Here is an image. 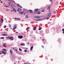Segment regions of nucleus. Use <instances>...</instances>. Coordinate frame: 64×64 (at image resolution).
<instances>
[{
    "mask_svg": "<svg viewBox=\"0 0 64 64\" xmlns=\"http://www.w3.org/2000/svg\"><path fill=\"white\" fill-rule=\"evenodd\" d=\"M23 36H18V38L19 39H22Z\"/></svg>",
    "mask_w": 64,
    "mask_h": 64,
    "instance_id": "7ed1b4c3",
    "label": "nucleus"
},
{
    "mask_svg": "<svg viewBox=\"0 0 64 64\" xmlns=\"http://www.w3.org/2000/svg\"><path fill=\"white\" fill-rule=\"evenodd\" d=\"M36 26L34 28H33V30H36Z\"/></svg>",
    "mask_w": 64,
    "mask_h": 64,
    "instance_id": "9d476101",
    "label": "nucleus"
},
{
    "mask_svg": "<svg viewBox=\"0 0 64 64\" xmlns=\"http://www.w3.org/2000/svg\"><path fill=\"white\" fill-rule=\"evenodd\" d=\"M50 1L51 2H52V0H50Z\"/></svg>",
    "mask_w": 64,
    "mask_h": 64,
    "instance_id": "a19ab883",
    "label": "nucleus"
},
{
    "mask_svg": "<svg viewBox=\"0 0 64 64\" xmlns=\"http://www.w3.org/2000/svg\"><path fill=\"white\" fill-rule=\"evenodd\" d=\"M4 6V7H5V6Z\"/></svg>",
    "mask_w": 64,
    "mask_h": 64,
    "instance_id": "e2e57ef3",
    "label": "nucleus"
},
{
    "mask_svg": "<svg viewBox=\"0 0 64 64\" xmlns=\"http://www.w3.org/2000/svg\"><path fill=\"white\" fill-rule=\"evenodd\" d=\"M8 1H11V0H8Z\"/></svg>",
    "mask_w": 64,
    "mask_h": 64,
    "instance_id": "de8ad7c7",
    "label": "nucleus"
},
{
    "mask_svg": "<svg viewBox=\"0 0 64 64\" xmlns=\"http://www.w3.org/2000/svg\"><path fill=\"white\" fill-rule=\"evenodd\" d=\"M15 19H16V20H20V18H15Z\"/></svg>",
    "mask_w": 64,
    "mask_h": 64,
    "instance_id": "1a4fd4ad",
    "label": "nucleus"
},
{
    "mask_svg": "<svg viewBox=\"0 0 64 64\" xmlns=\"http://www.w3.org/2000/svg\"><path fill=\"white\" fill-rule=\"evenodd\" d=\"M34 14H36V12H34Z\"/></svg>",
    "mask_w": 64,
    "mask_h": 64,
    "instance_id": "603ef678",
    "label": "nucleus"
},
{
    "mask_svg": "<svg viewBox=\"0 0 64 64\" xmlns=\"http://www.w3.org/2000/svg\"><path fill=\"white\" fill-rule=\"evenodd\" d=\"M24 11H23L22 12H19V14H23V13H24Z\"/></svg>",
    "mask_w": 64,
    "mask_h": 64,
    "instance_id": "20e7f679",
    "label": "nucleus"
},
{
    "mask_svg": "<svg viewBox=\"0 0 64 64\" xmlns=\"http://www.w3.org/2000/svg\"><path fill=\"white\" fill-rule=\"evenodd\" d=\"M37 14H40V12L38 11Z\"/></svg>",
    "mask_w": 64,
    "mask_h": 64,
    "instance_id": "f3484780",
    "label": "nucleus"
},
{
    "mask_svg": "<svg viewBox=\"0 0 64 64\" xmlns=\"http://www.w3.org/2000/svg\"><path fill=\"white\" fill-rule=\"evenodd\" d=\"M15 51H16V52H17V51H18V50H15Z\"/></svg>",
    "mask_w": 64,
    "mask_h": 64,
    "instance_id": "ea45409f",
    "label": "nucleus"
},
{
    "mask_svg": "<svg viewBox=\"0 0 64 64\" xmlns=\"http://www.w3.org/2000/svg\"><path fill=\"white\" fill-rule=\"evenodd\" d=\"M4 28H6V26H4Z\"/></svg>",
    "mask_w": 64,
    "mask_h": 64,
    "instance_id": "72a5a7b5",
    "label": "nucleus"
},
{
    "mask_svg": "<svg viewBox=\"0 0 64 64\" xmlns=\"http://www.w3.org/2000/svg\"><path fill=\"white\" fill-rule=\"evenodd\" d=\"M10 11H12V10H11Z\"/></svg>",
    "mask_w": 64,
    "mask_h": 64,
    "instance_id": "bf43d9fd",
    "label": "nucleus"
},
{
    "mask_svg": "<svg viewBox=\"0 0 64 64\" xmlns=\"http://www.w3.org/2000/svg\"><path fill=\"white\" fill-rule=\"evenodd\" d=\"M17 25L16 24H14V28H17Z\"/></svg>",
    "mask_w": 64,
    "mask_h": 64,
    "instance_id": "9b49d317",
    "label": "nucleus"
},
{
    "mask_svg": "<svg viewBox=\"0 0 64 64\" xmlns=\"http://www.w3.org/2000/svg\"><path fill=\"white\" fill-rule=\"evenodd\" d=\"M21 46H25V44L24 43H22L20 44Z\"/></svg>",
    "mask_w": 64,
    "mask_h": 64,
    "instance_id": "f8f14e48",
    "label": "nucleus"
},
{
    "mask_svg": "<svg viewBox=\"0 0 64 64\" xmlns=\"http://www.w3.org/2000/svg\"><path fill=\"white\" fill-rule=\"evenodd\" d=\"M24 15H25V14H26V13H25V12H24Z\"/></svg>",
    "mask_w": 64,
    "mask_h": 64,
    "instance_id": "c9c22d12",
    "label": "nucleus"
},
{
    "mask_svg": "<svg viewBox=\"0 0 64 64\" xmlns=\"http://www.w3.org/2000/svg\"><path fill=\"white\" fill-rule=\"evenodd\" d=\"M10 27H11V25H10Z\"/></svg>",
    "mask_w": 64,
    "mask_h": 64,
    "instance_id": "864d4df0",
    "label": "nucleus"
},
{
    "mask_svg": "<svg viewBox=\"0 0 64 64\" xmlns=\"http://www.w3.org/2000/svg\"><path fill=\"white\" fill-rule=\"evenodd\" d=\"M6 11H8V9H6Z\"/></svg>",
    "mask_w": 64,
    "mask_h": 64,
    "instance_id": "49530a36",
    "label": "nucleus"
},
{
    "mask_svg": "<svg viewBox=\"0 0 64 64\" xmlns=\"http://www.w3.org/2000/svg\"><path fill=\"white\" fill-rule=\"evenodd\" d=\"M26 18H28V16L27 15H26Z\"/></svg>",
    "mask_w": 64,
    "mask_h": 64,
    "instance_id": "b1692460",
    "label": "nucleus"
},
{
    "mask_svg": "<svg viewBox=\"0 0 64 64\" xmlns=\"http://www.w3.org/2000/svg\"><path fill=\"white\" fill-rule=\"evenodd\" d=\"M55 0H54V1H55Z\"/></svg>",
    "mask_w": 64,
    "mask_h": 64,
    "instance_id": "680f3d73",
    "label": "nucleus"
},
{
    "mask_svg": "<svg viewBox=\"0 0 64 64\" xmlns=\"http://www.w3.org/2000/svg\"><path fill=\"white\" fill-rule=\"evenodd\" d=\"M19 50H20V51H22V49H21L20 48H19Z\"/></svg>",
    "mask_w": 64,
    "mask_h": 64,
    "instance_id": "cd10ccee",
    "label": "nucleus"
},
{
    "mask_svg": "<svg viewBox=\"0 0 64 64\" xmlns=\"http://www.w3.org/2000/svg\"><path fill=\"white\" fill-rule=\"evenodd\" d=\"M17 6H18V7H19V6H20V5L19 4H18L17 5Z\"/></svg>",
    "mask_w": 64,
    "mask_h": 64,
    "instance_id": "7c9ffc66",
    "label": "nucleus"
},
{
    "mask_svg": "<svg viewBox=\"0 0 64 64\" xmlns=\"http://www.w3.org/2000/svg\"><path fill=\"white\" fill-rule=\"evenodd\" d=\"M51 15V13L50 12L48 14V17H50Z\"/></svg>",
    "mask_w": 64,
    "mask_h": 64,
    "instance_id": "423d86ee",
    "label": "nucleus"
},
{
    "mask_svg": "<svg viewBox=\"0 0 64 64\" xmlns=\"http://www.w3.org/2000/svg\"><path fill=\"white\" fill-rule=\"evenodd\" d=\"M41 29H42V28H39L38 30H41Z\"/></svg>",
    "mask_w": 64,
    "mask_h": 64,
    "instance_id": "a878e982",
    "label": "nucleus"
},
{
    "mask_svg": "<svg viewBox=\"0 0 64 64\" xmlns=\"http://www.w3.org/2000/svg\"><path fill=\"white\" fill-rule=\"evenodd\" d=\"M28 29L27 28L26 29V30H28Z\"/></svg>",
    "mask_w": 64,
    "mask_h": 64,
    "instance_id": "09e8293b",
    "label": "nucleus"
},
{
    "mask_svg": "<svg viewBox=\"0 0 64 64\" xmlns=\"http://www.w3.org/2000/svg\"><path fill=\"white\" fill-rule=\"evenodd\" d=\"M38 10H39L38 9H36L34 10L35 11H36V12H37Z\"/></svg>",
    "mask_w": 64,
    "mask_h": 64,
    "instance_id": "2eb2a0df",
    "label": "nucleus"
},
{
    "mask_svg": "<svg viewBox=\"0 0 64 64\" xmlns=\"http://www.w3.org/2000/svg\"><path fill=\"white\" fill-rule=\"evenodd\" d=\"M40 20H41V18L35 20L36 21H40Z\"/></svg>",
    "mask_w": 64,
    "mask_h": 64,
    "instance_id": "0eeeda50",
    "label": "nucleus"
},
{
    "mask_svg": "<svg viewBox=\"0 0 64 64\" xmlns=\"http://www.w3.org/2000/svg\"><path fill=\"white\" fill-rule=\"evenodd\" d=\"M28 29H29V27H28L27 28Z\"/></svg>",
    "mask_w": 64,
    "mask_h": 64,
    "instance_id": "a18cd8bd",
    "label": "nucleus"
},
{
    "mask_svg": "<svg viewBox=\"0 0 64 64\" xmlns=\"http://www.w3.org/2000/svg\"><path fill=\"white\" fill-rule=\"evenodd\" d=\"M20 8H22V6H20Z\"/></svg>",
    "mask_w": 64,
    "mask_h": 64,
    "instance_id": "c03bdc74",
    "label": "nucleus"
},
{
    "mask_svg": "<svg viewBox=\"0 0 64 64\" xmlns=\"http://www.w3.org/2000/svg\"><path fill=\"white\" fill-rule=\"evenodd\" d=\"M21 9L20 8H18V10H17V12H19L20 11H21Z\"/></svg>",
    "mask_w": 64,
    "mask_h": 64,
    "instance_id": "39448f33",
    "label": "nucleus"
},
{
    "mask_svg": "<svg viewBox=\"0 0 64 64\" xmlns=\"http://www.w3.org/2000/svg\"><path fill=\"white\" fill-rule=\"evenodd\" d=\"M6 38H8L9 39V37L8 36V37H6Z\"/></svg>",
    "mask_w": 64,
    "mask_h": 64,
    "instance_id": "e433bc0d",
    "label": "nucleus"
},
{
    "mask_svg": "<svg viewBox=\"0 0 64 64\" xmlns=\"http://www.w3.org/2000/svg\"><path fill=\"white\" fill-rule=\"evenodd\" d=\"M33 46H32L30 48V51H31V50H32V49H33Z\"/></svg>",
    "mask_w": 64,
    "mask_h": 64,
    "instance_id": "dca6fc26",
    "label": "nucleus"
},
{
    "mask_svg": "<svg viewBox=\"0 0 64 64\" xmlns=\"http://www.w3.org/2000/svg\"><path fill=\"white\" fill-rule=\"evenodd\" d=\"M2 35L3 36H7L8 35V34H2Z\"/></svg>",
    "mask_w": 64,
    "mask_h": 64,
    "instance_id": "6e6552de",
    "label": "nucleus"
},
{
    "mask_svg": "<svg viewBox=\"0 0 64 64\" xmlns=\"http://www.w3.org/2000/svg\"><path fill=\"white\" fill-rule=\"evenodd\" d=\"M42 48H44V46H42Z\"/></svg>",
    "mask_w": 64,
    "mask_h": 64,
    "instance_id": "37998d69",
    "label": "nucleus"
},
{
    "mask_svg": "<svg viewBox=\"0 0 64 64\" xmlns=\"http://www.w3.org/2000/svg\"><path fill=\"white\" fill-rule=\"evenodd\" d=\"M30 13H32L33 12V11L30 10Z\"/></svg>",
    "mask_w": 64,
    "mask_h": 64,
    "instance_id": "412c9836",
    "label": "nucleus"
},
{
    "mask_svg": "<svg viewBox=\"0 0 64 64\" xmlns=\"http://www.w3.org/2000/svg\"><path fill=\"white\" fill-rule=\"evenodd\" d=\"M10 53H13V51H12V50H10Z\"/></svg>",
    "mask_w": 64,
    "mask_h": 64,
    "instance_id": "6ab92c4d",
    "label": "nucleus"
},
{
    "mask_svg": "<svg viewBox=\"0 0 64 64\" xmlns=\"http://www.w3.org/2000/svg\"><path fill=\"white\" fill-rule=\"evenodd\" d=\"M9 39H10V40H11V41L13 40H14V38H13V36L9 37Z\"/></svg>",
    "mask_w": 64,
    "mask_h": 64,
    "instance_id": "f257e3e1",
    "label": "nucleus"
},
{
    "mask_svg": "<svg viewBox=\"0 0 64 64\" xmlns=\"http://www.w3.org/2000/svg\"><path fill=\"white\" fill-rule=\"evenodd\" d=\"M48 9H49V10H50V6H49L48 7Z\"/></svg>",
    "mask_w": 64,
    "mask_h": 64,
    "instance_id": "4be33fe9",
    "label": "nucleus"
},
{
    "mask_svg": "<svg viewBox=\"0 0 64 64\" xmlns=\"http://www.w3.org/2000/svg\"><path fill=\"white\" fill-rule=\"evenodd\" d=\"M11 5V6H12V5Z\"/></svg>",
    "mask_w": 64,
    "mask_h": 64,
    "instance_id": "052dcab7",
    "label": "nucleus"
},
{
    "mask_svg": "<svg viewBox=\"0 0 64 64\" xmlns=\"http://www.w3.org/2000/svg\"><path fill=\"white\" fill-rule=\"evenodd\" d=\"M2 50H3V51H5L6 52V50L4 48L3 49H2Z\"/></svg>",
    "mask_w": 64,
    "mask_h": 64,
    "instance_id": "aec40b11",
    "label": "nucleus"
},
{
    "mask_svg": "<svg viewBox=\"0 0 64 64\" xmlns=\"http://www.w3.org/2000/svg\"><path fill=\"white\" fill-rule=\"evenodd\" d=\"M24 51L25 52H27V50H24Z\"/></svg>",
    "mask_w": 64,
    "mask_h": 64,
    "instance_id": "473e14b6",
    "label": "nucleus"
},
{
    "mask_svg": "<svg viewBox=\"0 0 64 64\" xmlns=\"http://www.w3.org/2000/svg\"><path fill=\"white\" fill-rule=\"evenodd\" d=\"M2 45L4 47H5L6 48V45H5V44H2Z\"/></svg>",
    "mask_w": 64,
    "mask_h": 64,
    "instance_id": "a211bd4d",
    "label": "nucleus"
},
{
    "mask_svg": "<svg viewBox=\"0 0 64 64\" xmlns=\"http://www.w3.org/2000/svg\"><path fill=\"white\" fill-rule=\"evenodd\" d=\"M13 10L14 11V12H16V10L15 8H13Z\"/></svg>",
    "mask_w": 64,
    "mask_h": 64,
    "instance_id": "4468645a",
    "label": "nucleus"
},
{
    "mask_svg": "<svg viewBox=\"0 0 64 64\" xmlns=\"http://www.w3.org/2000/svg\"><path fill=\"white\" fill-rule=\"evenodd\" d=\"M8 31V30H7V31Z\"/></svg>",
    "mask_w": 64,
    "mask_h": 64,
    "instance_id": "6e6d98bb",
    "label": "nucleus"
},
{
    "mask_svg": "<svg viewBox=\"0 0 64 64\" xmlns=\"http://www.w3.org/2000/svg\"><path fill=\"white\" fill-rule=\"evenodd\" d=\"M49 18L48 17H47L46 18V19L47 20Z\"/></svg>",
    "mask_w": 64,
    "mask_h": 64,
    "instance_id": "c85d7f7f",
    "label": "nucleus"
},
{
    "mask_svg": "<svg viewBox=\"0 0 64 64\" xmlns=\"http://www.w3.org/2000/svg\"><path fill=\"white\" fill-rule=\"evenodd\" d=\"M1 20L2 22H3V18H2L1 19Z\"/></svg>",
    "mask_w": 64,
    "mask_h": 64,
    "instance_id": "5701e85b",
    "label": "nucleus"
},
{
    "mask_svg": "<svg viewBox=\"0 0 64 64\" xmlns=\"http://www.w3.org/2000/svg\"><path fill=\"white\" fill-rule=\"evenodd\" d=\"M6 7H8V6H6Z\"/></svg>",
    "mask_w": 64,
    "mask_h": 64,
    "instance_id": "8fccbe9b",
    "label": "nucleus"
},
{
    "mask_svg": "<svg viewBox=\"0 0 64 64\" xmlns=\"http://www.w3.org/2000/svg\"><path fill=\"white\" fill-rule=\"evenodd\" d=\"M2 52L3 54H6V52H4L3 51H2Z\"/></svg>",
    "mask_w": 64,
    "mask_h": 64,
    "instance_id": "ddd939ff",
    "label": "nucleus"
},
{
    "mask_svg": "<svg viewBox=\"0 0 64 64\" xmlns=\"http://www.w3.org/2000/svg\"><path fill=\"white\" fill-rule=\"evenodd\" d=\"M0 1H1V0H0Z\"/></svg>",
    "mask_w": 64,
    "mask_h": 64,
    "instance_id": "4d7b16f0",
    "label": "nucleus"
},
{
    "mask_svg": "<svg viewBox=\"0 0 64 64\" xmlns=\"http://www.w3.org/2000/svg\"><path fill=\"white\" fill-rule=\"evenodd\" d=\"M1 26V24H0V26Z\"/></svg>",
    "mask_w": 64,
    "mask_h": 64,
    "instance_id": "13d9d810",
    "label": "nucleus"
},
{
    "mask_svg": "<svg viewBox=\"0 0 64 64\" xmlns=\"http://www.w3.org/2000/svg\"><path fill=\"white\" fill-rule=\"evenodd\" d=\"M2 54V53L1 52V51H0V54Z\"/></svg>",
    "mask_w": 64,
    "mask_h": 64,
    "instance_id": "f704fd0d",
    "label": "nucleus"
},
{
    "mask_svg": "<svg viewBox=\"0 0 64 64\" xmlns=\"http://www.w3.org/2000/svg\"><path fill=\"white\" fill-rule=\"evenodd\" d=\"M62 31H64V28H63L62 29Z\"/></svg>",
    "mask_w": 64,
    "mask_h": 64,
    "instance_id": "58836bf2",
    "label": "nucleus"
},
{
    "mask_svg": "<svg viewBox=\"0 0 64 64\" xmlns=\"http://www.w3.org/2000/svg\"><path fill=\"white\" fill-rule=\"evenodd\" d=\"M16 28H14L12 30H14L15 29H16Z\"/></svg>",
    "mask_w": 64,
    "mask_h": 64,
    "instance_id": "bb28decb",
    "label": "nucleus"
},
{
    "mask_svg": "<svg viewBox=\"0 0 64 64\" xmlns=\"http://www.w3.org/2000/svg\"><path fill=\"white\" fill-rule=\"evenodd\" d=\"M0 39H4V37H2L0 38Z\"/></svg>",
    "mask_w": 64,
    "mask_h": 64,
    "instance_id": "393cba45",
    "label": "nucleus"
},
{
    "mask_svg": "<svg viewBox=\"0 0 64 64\" xmlns=\"http://www.w3.org/2000/svg\"><path fill=\"white\" fill-rule=\"evenodd\" d=\"M40 38H41V37H40Z\"/></svg>",
    "mask_w": 64,
    "mask_h": 64,
    "instance_id": "5fc2aeb1",
    "label": "nucleus"
},
{
    "mask_svg": "<svg viewBox=\"0 0 64 64\" xmlns=\"http://www.w3.org/2000/svg\"><path fill=\"white\" fill-rule=\"evenodd\" d=\"M8 4H9V5H10L11 4V3L9 2Z\"/></svg>",
    "mask_w": 64,
    "mask_h": 64,
    "instance_id": "4c0bfd02",
    "label": "nucleus"
},
{
    "mask_svg": "<svg viewBox=\"0 0 64 64\" xmlns=\"http://www.w3.org/2000/svg\"><path fill=\"white\" fill-rule=\"evenodd\" d=\"M34 18H36V19H39V18H41V16H35L34 17Z\"/></svg>",
    "mask_w": 64,
    "mask_h": 64,
    "instance_id": "f03ea898",
    "label": "nucleus"
},
{
    "mask_svg": "<svg viewBox=\"0 0 64 64\" xmlns=\"http://www.w3.org/2000/svg\"><path fill=\"white\" fill-rule=\"evenodd\" d=\"M2 1L1 2V3H2Z\"/></svg>",
    "mask_w": 64,
    "mask_h": 64,
    "instance_id": "3c124183",
    "label": "nucleus"
},
{
    "mask_svg": "<svg viewBox=\"0 0 64 64\" xmlns=\"http://www.w3.org/2000/svg\"><path fill=\"white\" fill-rule=\"evenodd\" d=\"M18 33V32H16V33Z\"/></svg>",
    "mask_w": 64,
    "mask_h": 64,
    "instance_id": "79ce46f5",
    "label": "nucleus"
},
{
    "mask_svg": "<svg viewBox=\"0 0 64 64\" xmlns=\"http://www.w3.org/2000/svg\"><path fill=\"white\" fill-rule=\"evenodd\" d=\"M56 13V12L54 11V14H55Z\"/></svg>",
    "mask_w": 64,
    "mask_h": 64,
    "instance_id": "2f4dec72",
    "label": "nucleus"
},
{
    "mask_svg": "<svg viewBox=\"0 0 64 64\" xmlns=\"http://www.w3.org/2000/svg\"><path fill=\"white\" fill-rule=\"evenodd\" d=\"M42 12H44V10H42Z\"/></svg>",
    "mask_w": 64,
    "mask_h": 64,
    "instance_id": "c756f323",
    "label": "nucleus"
},
{
    "mask_svg": "<svg viewBox=\"0 0 64 64\" xmlns=\"http://www.w3.org/2000/svg\"><path fill=\"white\" fill-rule=\"evenodd\" d=\"M33 15H34V14H33Z\"/></svg>",
    "mask_w": 64,
    "mask_h": 64,
    "instance_id": "0e129e2a",
    "label": "nucleus"
}]
</instances>
